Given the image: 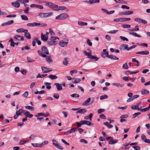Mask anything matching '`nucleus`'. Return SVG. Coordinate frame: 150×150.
<instances>
[{
  "instance_id": "338daca9",
  "label": "nucleus",
  "mask_w": 150,
  "mask_h": 150,
  "mask_svg": "<svg viewBox=\"0 0 150 150\" xmlns=\"http://www.w3.org/2000/svg\"><path fill=\"white\" fill-rule=\"evenodd\" d=\"M121 8H126L127 9H129V6L125 5H122L121 6Z\"/></svg>"
},
{
  "instance_id": "69168bd1",
  "label": "nucleus",
  "mask_w": 150,
  "mask_h": 150,
  "mask_svg": "<svg viewBox=\"0 0 150 150\" xmlns=\"http://www.w3.org/2000/svg\"><path fill=\"white\" fill-rule=\"evenodd\" d=\"M105 110L104 109H100L98 110V113H101L102 112H103Z\"/></svg>"
},
{
  "instance_id": "f3484780",
  "label": "nucleus",
  "mask_w": 150,
  "mask_h": 150,
  "mask_svg": "<svg viewBox=\"0 0 150 150\" xmlns=\"http://www.w3.org/2000/svg\"><path fill=\"white\" fill-rule=\"evenodd\" d=\"M12 5L16 8H18L20 7V4L18 2H14L11 3Z\"/></svg>"
},
{
  "instance_id": "393cba45",
  "label": "nucleus",
  "mask_w": 150,
  "mask_h": 150,
  "mask_svg": "<svg viewBox=\"0 0 150 150\" xmlns=\"http://www.w3.org/2000/svg\"><path fill=\"white\" fill-rule=\"evenodd\" d=\"M118 141V140L117 139L112 140L109 142V144H113L117 143Z\"/></svg>"
},
{
  "instance_id": "412c9836",
  "label": "nucleus",
  "mask_w": 150,
  "mask_h": 150,
  "mask_svg": "<svg viewBox=\"0 0 150 150\" xmlns=\"http://www.w3.org/2000/svg\"><path fill=\"white\" fill-rule=\"evenodd\" d=\"M112 85L118 88L122 87L124 86V84H121L119 83H112Z\"/></svg>"
},
{
  "instance_id": "a19ab883",
  "label": "nucleus",
  "mask_w": 150,
  "mask_h": 150,
  "mask_svg": "<svg viewBox=\"0 0 150 150\" xmlns=\"http://www.w3.org/2000/svg\"><path fill=\"white\" fill-rule=\"evenodd\" d=\"M21 19L23 20H25V21H27L28 20V18L27 17L24 15H22L21 16Z\"/></svg>"
},
{
  "instance_id": "0e129e2a",
  "label": "nucleus",
  "mask_w": 150,
  "mask_h": 150,
  "mask_svg": "<svg viewBox=\"0 0 150 150\" xmlns=\"http://www.w3.org/2000/svg\"><path fill=\"white\" fill-rule=\"evenodd\" d=\"M80 142H83L84 143V144H87L88 143L87 141L84 139H81L80 140Z\"/></svg>"
},
{
  "instance_id": "72a5a7b5",
  "label": "nucleus",
  "mask_w": 150,
  "mask_h": 150,
  "mask_svg": "<svg viewBox=\"0 0 150 150\" xmlns=\"http://www.w3.org/2000/svg\"><path fill=\"white\" fill-rule=\"evenodd\" d=\"M23 112V110L21 109H20L16 112V115L19 116L21 115Z\"/></svg>"
},
{
  "instance_id": "cd10ccee",
  "label": "nucleus",
  "mask_w": 150,
  "mask_h": 150,
  "mask_svg": "<svg viewBox=\"0 0 150 150\" xmlns=\"http://www.w3.org/2000/svg\"><path fill=\"white\" fill-rule=\"evenodd\" d=\"M59 10H64L65 11H67L68 10L65 6H60L58 7Z\"/></svg>"
},
{
  "instance_id": "9d476101",
  "label": "nucleus",
  "mask_w": 150,
  "mask_h": 150,
  "mask_svg": "<svg viewBox=\"0 0 150 150\" xmlns=\"http://www.w3.org/2000/svg\"><path fill=\"white\" fill-rule=\"evenodd\" d=\"M13 38L15 39H16L18 40H24L23 37L22 36H21L20 35H15V36H14V37H13Z\"/></svg>"
},
{
  "instance_id": "8fccbe9b",
  "label": "nucleus",
  "mask_w": 150,
  "mask_h": 150,
  "mask_svg": "<svg viewBox=\"0 0 150 150\" xmlns=\"http://www.w3.org/2000/svg\"><path fill=\"white\" fill-rule=\"evenodd\" d=\"M122 27L125 28H129L131 27V25L129 24H123L122 25Z\"/></svg>"
},
{
  "instance_id": "680f3d73",
  "label": "nucleus",
  "mask_w": 150,
  "mask_h": 150,
  "mask_svg": "<svg viewBox=\"0 0 150 150\" xmlns=\"http://www.w3.org/2000/svg\"><path fill=\"white\" fill-rule=\"evenodd\" d=\"M141 114V113L138 112L135 113L133 115V117H132L133 118H134L136 117L137 116L140 115Z\"/></svg>"
},
{
  "instance_id": "dca6fc26",
  "label": "nucleus",
  "mask_w": 150,
  "mask_h": 150,
  "mask_svg": "<svg viewBox=\"0 0 150 150\" xmlns=\"http://www.w3.org/2000/svg\"><path fill=\"white\" fill-rule=\"evenodd\" d=\"M58 8V5L54 4H52L51 7V8L53 10L57 11L59 10V9Z\"/></svg>"
},
{
  "instance_id": "c03bdc74",
  "label": "nucleus",
  "mask_w": 150,
  "mask_h": 150,
  "mask_svg": "<svg viewBox=\"0 0 150 150\" xmlns=\"http://www.w3.org/2000/svg\"><path fill=\"white\" fill-rule=\"evenodd\" d=\"M54 146H55L57 148H58L60 149H61V150H62L64 149V148L63 146H60L58 144H55Z\"/></svg>"
},
{
  "instance_id": "ea45409f",
  "label": "nucleus",
  "mask_w": 150,
  "mask_h": 150,
  "mask_svg": "<svg viewBox=\"0 0 150 150\" xmlns=\"http://www.w3.org/2000/svg\"><path fill=\"white\" fill-rule=\"evenodd\" d=\"M139 72V71H135V72H131L130 71H125V73L127 74H137Z\"/></svg>"
},
{
  "instance_id": "a211bd4d",
  "label": "nucleus",
  "mask_w": 150,
  "mask_h": 150,
  "mask_svg": "<svg viewBox=\"0 0 150 150\" xmlns=\"http://www.w3.org/2000/svg\"><path fill=\"white\" fill-rule=\"evenodd\" d=\"M77 129L76 128H71L69 131H68L66 132L65 133V134L68 135L69 134L71 133L72 132H74Z\"/></svg>"
},
{
  "instance_id": "6e6d98bb",
  "label": "nucleus",
  "mask_w": 150,
  "mask_h": 150,
  "mask_svg": "<svg viewBox=\"0 0 150 150\" xmlns=\"http://www.w3.org/2000/svg\"><path fill=\"white\" fill-rule=\"evenodd\" d=\"M120 37L123 41H126L127 42H128V39L125 37L121 36Z\"/></svg>"
},
{
  "instance_id": "39448f33",
  "label": "nucleus",
  "mask_w": 150,
  "mask_h": 150,
  "mask_svg": "<svg viewBox=\"0 0 150 150\" xmlns=\"http://www.w3.org/2000/svg\"><path fill=\"white\" fill-rule=\"evenodd\" d=\"M41 69H42V72L44 73H46L52 71L51 69H49L48 68L45 67H42Z\"/></svg>"
},
{
  "instance_id": "09e8293b",
  "label": "nucleus",
  "mask_w": 150,
  "mask_h": 150,
  "mask_svg": "<svg viewBox=\"0 0 150 150\" xmlns=\"http://www.w3.org/2000/svg\"><path fill=\"white\" fill-rule=\"evenodd\" d=\"M129 33L132 35H133V36H135V37H141V36L139 35H137V34L136 33H131L130 32Z\"/></svg>"
},
{
  "instance_id": "6e6552de",
  "label": "nucleus",
  "mask_w": 150,
  "mask_h": 150,
  "mask_svg": "<svg viewBox=\"0 0 150 150\" xmlns=\"http://www.w3.org/2000/svg\"><path fill=\"white\" fill-rule=\"evenodd\" d=\"M70 59L68 57H65L64 58L63 61V64L65 66H67L69 64V62L70 61Z\"/></svg>"
},
{
  "instance_id": "1a4fd4ad",
  "label": "nucleus",
  "mask_w": 150,
  "mask_h": 150,
  "mask_svg": "<svg viewBox=\"0 0 150 150\" xmlns=\"http://www.w3.org/2000/svg\"><path fill=\"white\" fill-rule=\"evenodd\" d=\"M68 42H66L64 40H62L60 42V46L62 47H64L67 46Z\"/></svg>"
},
{
  "instance_id": "13d9d810",
  "label": "nucleus",
  "mask_w": 150,
  "mask_h": 150,
  "mask_svg": "<svg viewBox=\"0 0 150 150\" xmlns=\"http://www.w3.org/2000/svg\"><path fill=\"white\" fill-rule=\"evenodd\" d=\"M99 117L101 119H105L106 118V116L103 114H101L99 115Z\"/></svg>"
},
{
  "instance_id": "052dcab7",
  "label": "nucleus",
  "mask_w": 150,
  "mask_h": 150,
  "mask_svg": "<svg viewBox=\"0 0 150 150\" xmlns=\"http://www.w3.org/2000/svg\"><path fill=\"white\" fill-rule=\"evenodd\" d=\"M122 67L123 68L125 69H127L128 68V67L127 63H125V64H123L122 66Z\"/></svg>"
},
{
  "instance_id": "774afa93",
  "label": "nucleus",
  "mask_w": 150,
  "mask_h": 150,
  "mask_svg": "<svg viewBox=\"0 0 150 150\" xmlns=\"http://www.w3.org/2000/svg\"><path fill=\"white\" fill-rule=\"evenodd\" d=\"M30 112L27 111H26V112H25L24 113V115L26 118L28 117V116Z\"/></svg>"
},
{
  "instance_id": "aec40b11",
  "label": "nucleus",
  "mask_w": 150,
  "mask_h": 150,
  "mask_svg": "<svg viewBox=\"0 0 150 150\" xmlns=\"http://www.w3.org/2000/svg\"><path fill=\"white\" fill-rule=\"evenodd\" d=\"M103 52L101 54V55L103 56L104 55V56H108V52L106 51V49H104L103 50Z\"/></svg>"
},
{
  "instance_id": "864d4df0",
  "label": "nucleus",
  "mask_w": 150,
  "mask_h": 150,
  "mask_svg": "<svg viewBox=\"0 0 150 150\" xmlns=\"http://www.w3.org/2000/svg\"><path fill=\"white\" fill-rule=\"evenodd\" d=\"M141 138L142 140L144 141V142L145 140H146L147 139L146 136L143 134L142 135Z\"/></svg>"
},
{
  "instance_id": "b1692460",
  "label": "nucleus",
  "mask_w": 150,
  "mask_h": 150,
  "mask_svg": "<svg viewBox=\"0 0 150 150\" xmlns=\"http://www.w3.org/2000/svg\"><path fill=\"white\" fill-rule=\"evenodd\" d=\"M90 4L98 3L100 2L99 0H89Z\"/></svg>"
},
{
  "instance_id": "603ef678",
  "label": "nucleus",
  "mask_w": 150,
  "mask_h": 150,
  "mask_svg": "<svg viewBox=\"0 0 150 150\" xmlns=\"http://www.w3.org/2000/svg\"><path fill=\"white\" fill-rule=\"evenodd\" d=\"M38 53L39 55H40V56H47L46 55L43 54L42 52H41L40 50L38 51Z\"/></svg>"
},
{
  "instance_id": "a878e982",
  "label": "nucleus",
  "mask_w": 150,
  "mask_h": 150,
  "mask_svg": "<svg viewBox=\"0 0 150 150\" xmlns=\"http://www.w3.org/2000/svg\"><path fill=\"white\" fill-rule=\"evenodd\" d=\"M88 58L91 59V61H96L99 59L98 57H88Z\"/></svg>"
},
{
  "instance_id": "f8f14e48",
  "label": "nucleus",
  "mask_w": 150,
  "mask_h": 150,
  "mask_svg": "<svg viewBox=\"0 0 150 150\" xmlns=\"http://www.w3.org/2000/svg\"><path fill=\"white\" fill-rule=\"evenodd\" d=\"M54 85L56 86V88L58 91H60L62 89L61 85L58 83H55Z\"/></svg>"
},
{
  "instance_id": "bb28decb",
  "label": "nucleus",
  "mask_w": 150,
  "mask_h": 150,
  "mask_svg": "<svg viewBox=\"0 0 150 150\" xmlns=\"http://www.w3.org/2000/svg\"><path fill=\"white\" fill-rule=\"evenodd\" d=\"M141 102H139L138 103H137V104L136 105H134L132 106L131 107V108L132 109H137V108H138V107H139V105L140 104Z\"/></svg>"
},
{
  "instance_id": "5701e85b",
  "label": "nucleus",
  "mask_w": 150,
  "mask_h": 150,
  "mask_svg": "<svg viewBox=\"0 0 150 150\" xmlns=\"http://www.w3.org/2000/svg\"><path fill=\"white\" fill-rule=\"evenodd\" d=\"M43 143L39 144L38 143H32L31 144L34 147H41Z\"/></svg>"
},
{
  "instance_id": "e2e57ef3",
  "label": "nucleus",
  "mask_w": 150,
  "mask_h": 150,
  "mask_svg": "<svg viewBox=\"0 0 150 150\" xmlns=\"http://www.w3.org/2000/svg\"><path fill=\"white\" fill-rule=\"evenodd\" d=\"M77 73V70H74L70 71V73L71 75L73 74H76Z\"/></svg>"
},
{
  "instance_id": "f257e3e1",
  "label": "nucleus",
  "mask_w": 150,
  "mask_h": 150,
  "mask_svg": "<svg viewBox=\"0 0 150 150\" xmlns=\"http://www.w3.org/2000/svg\"><path fill=\"white\" fill-rule=\"evenodd\" d=\"M69 17V16L66 13H62L56 16L55 19L56 20H63L66 19Z\"/></svg>"
},
{
  "instance_id": "e433bc0d",
  "label": "nucleus",
  "mask_w": 150,
  "mask_h": 150,
  "mask_svg": "<svg viewBox=\"0 0 150 150\" xmlns=\"http://www.w3.org/2000/svg\"><path fill=\"white\" fill-rule=\"evenodd\" d=\"M48 77L52 79H57V78L56 76L53 75L52 74H51L49 75Z\"/></svg>"
},
{
  "instance_id": "9b49d317",
  "label": "nucleus",
  "mask_w": 150,
  "mask_h": 150,
  "mask_svg": "<svg viewBox=\"0 0 150 150\" xmlns=\"http://www.w3.org/2000/svg\"><path fill=\"white\" fill-rule=\"evenodd\" d=\"M16 32L17 33H26L28 32L27 29H25L24 28H21L18 29L16 30Z\"/></svg>"
},
{
  "instance_id": "423d86ee",
  "label": "nucleus",
  "mask_w": 150,
  "mask_h": 150,
  "mask_svg": "<svg viewBox=\"0 0 150 150\" xmlns=\"http://www.w3.org/2000/svg\"><path fill=\"white\" fill-rule=\"evenodd\" d=\"M48 44L50 45H55L57 44V41L52 40L51 39L47 41Z\"/></svg>"
},
{
  "instance_id": "7c9ffc66",
  "label": "nucleus",
  "mask_w": 150,
  "mask_h": 150,
  "mask_svg": "<svg viewBox=\"0 0 150 150\" xmlns=\"http://www.w3.org/2000/svg\"><path fill=\"white\" fill-rule=\"evenodd\" d=\"M149 108L148 107L146 108L142 109H141V108H137L138 110L142 112H145L149 110Z\"/></svg>"
},
{
  "instance_id": "c756f323",
  "label": "nucleus",
  "mask_w": 150,
  "mask_h": 150,
  "mask_svg": "<svg viewBox=\"0 0 150 150\" xmlns=\"http://www.w3.org/2000/svg\"><path fill=\"white\" fill-rule=\"evenodd\" d=\"M89 51V52H88L86 51H83V54L86 56H91V53L90 52V50H88Z\"/></svg>"
},
{
  "instance_id": "3c124183",
  "label": "nucleus",
  "mask_w": 150,
  "mask_h": 150,
  "mask_svg": "<svg viewBox=\"0 0 150 150\" xmlns=\"http://www.w3.org/2000/svg\"><path fill=\"white\" fill-rule=\"evenodd\" d=\"M25 108L28 110H34V108L32 106H25Z\"/></svg>"
},
{
  "instance_id": "4c0bfd02",
  "label": "nucleus",
  "mask_w": 150,
  "mask_h": 150,
  "mask_svg": "<svg viewBox=\"0 0 150 150\" xmlns=\"http://www.w3.org/2000/svg\"><path fill=\"white\" fill-rule=\"evenodd\" d=\"M31 57H27V61L28 62H31L35 61V59H32Z\"/></svg>"
},
{
  "instance_id": "49530a36",
  "label": "nucleus",
  "mask_w": 150,
  "mask_h": 150,
  "mask_svg": "<svg viewBox=\"0 0 150 150\" xmlns=\"http://www.w3.org/2000/svg\"><path fill=\"white\" fill-rule=\"evenodd\" d=\"M44 16V18L48 17L51 16L52 14V13H43Z\"/></svg>"
},
{
  "instance_id": "bf43d9fd",
  "label": "nucleus",
  "mask_w": 150,
  "mask_h": 150,
  "mask_svg": "<svg viewBox=\"0 0 150 150\" xmlns=\"http://www.w3.org/2000/svg\"><path fill=\"white\" fill-rule=\"evenodd\" d=\"M149 52L148 51H142V54L143 55H147L149 54Z\"/></svg>"
},
{
  "instance_id": "f03ea898",
  "label": "nucleus",
  "mask_w": 150,
  "mask_h": 150,
  "mask_svg": "<svg viewBox=\"0 0 150 150\" xmlns=\"http://www.w3.org/2000/svg\"><path fill=\"white\" fill-rule=\"evenodd\" d=\"M27 26L30 27H42L44 25V24H41L40 23H38L35 22L31 23H28Z\"/></svg>"
},
{
  "instance_id": "473e14b6",
  "label": "nucleus",
  "mask_w": 150,
  "mask_h": 150,
  "mask_svg": "<svg viewBox=\"0 0 150 150\" xmlns=\"http://www.w3.org/2000/svg\"><path fill=\"white\" fill-rule=\"evenodd\" d=\"M24 36L28 39H30L31 38L30 35L29 33L26 32V33H25Z\"/></svg>"
},
{
  "instance_id": "6ab92c4d",
  "label": "nucleus",
  "mask_w": 150,
  "mask_h": 150,
  "mask_svg": "<svg viewBox=\"0 0 150 150\" xmlns=\"http://www.w3.org/2000/svg\"><path fill=\"white\" fill-rule=\"evenodd\" d=\"M128 46L127 45H122L120 47V49L122 50H127Z\"/></svg>"
},
{
  "instance_id": "7ed1b4c3",
  "label": "nucleus",
  "mask_w": 150,
  "mask_h": 150,
  "mask_svg": "<svg viewBox=\"0 0 150 150\" xmlns=\"http://www.w3.org/2000/svg\"><path fill=\"white\" fill-rule=\"evenodd\" d=\"M134 20L135 21L144 24H146L147 23V22L146 21L140 18H135L134 19Z\"/></svg>"
},
{
  "instance_id": "2eb2a0df",
  "label": "nucleus",
  "mask_w": 150,
  "mask_h": 150,
  "mask_svg": "<svg viewBox=\"0 0 150 150\" xmlns=\"http://www.w3.org/2000/svg\"><path fill=\"white\" fill-rule=\"evenodd\" d=\"M41 38L42 40H43L44 42L46 41L48 38V36L47 37L45 36V35H43L42 33L41 34Z\"/></svg>"
},
{
  "instance_id": "58836bf2",
  "label": "nucleus",
  "mask_w": 150,
  "mask_h": 150,
  "mask_svg": "<svg viewBox=\"0 0 150 150\" xmlns=\"http://www.w3.org/2000/svg\"><path fill=\"white\" fill-rule=\"evenodd\" d=\"M47 76V74H44L42 75H41L39 73L37 76V78H43L44 77Z\"/></svg>"
},
{
  "instance_id": "de8ad7c7",
  "label": "nucleus",
  "mask_w": 150,
  "mask_h": 150,
  "mask_svg": "<svg viewBox=\"0 0 150 150\" xmlns=\"http://www.w3.org/2000/svg\"><path fill=\"white\" fill-rule=\"evenodd\" d=\"M71 96L73 98H78L79 97V95L78 94L76 93H74L71 95Z\"/></svg>"
},
{
  "instance_id": "37998d69",
  "label": "nucleus",
  "mask_w": 150,
  "mask_h": 150,
  "mask_svg": "<svg viewBox=\"0 0 150 150\" xmlns=\"http://www.w3.org/2000/svg\"><path fill=\"white\" fill-rule=\"evenodd\" d=\"M108 97V96L107 95H104L102 96H101L100 97V100H102L104 99H106Z\"/></svg>"
},
{
  "instance_id": "a18cd8bd",
  "label": "nucleus",
  "mask_w": 150,
  "mask_h": 150,
  "mask_svg": "<svg viewBox=\"0 0 150 150\" xmlns=\"http://www.w3.org/2000/svg\"><path fill=\"white\" fill-rule=\"evenodd\" d=\"M53 3L49 2H45V5L51 8L52 5Z\"/></svg>"
},
{
  "instance_id": "2f4dec72",
  "label": "nucleus",
  "mask_w": 150,
  "mask_h": 150,
  "mask_svg": "<svg viewBox=\"0 0 150 150\" xmlns=\"http://www.w3.org/2000/svg\"><path fill=\"white\" fill-rule=\"evenodd\" d=\"M46 60L49 64L51 63L52 62V59L51 57H46Z\"/></svg>"
},
{
  "instance_id": "20e7f679",
  "label": "nucleus",
  "mask_w": 150,
  "mask_h": 150,
  "mask_svg": "<svg viewBox=\"0 0 150 150\" xmlns=\"http://www.w3.org/2000/svg\"><path fill=\"white\" fill-rule=\"evenodd\" d=\"M41 51L43 54H49V51L47 48L45 46H42L41 48Z\"/></svg>"
},
{
  "instance_id": "4be33fe9",
  "label": "nucleus",
  "mask_w": 150,
  "mask_h": 150,
  "mask_svg": "<svg viewBox=\"0 0 150 150\" xmlns=\"http://www.w3.org/2000/svg\"><path fill=\"white\" fill-rule=\"evenodd\" d=\"M91 100V98H88L84 102H83L82 105H88V104L89 103Z\"/></svg>"
},
{
  "instance_id": "79ce46f5",
  "label": "nucleus",
  "mask_w": 150,
  "mask_h": 150,
  "mask_svg": "<svg viewBox=\"0 0 150 150\" xmlns=\"http://www.w3.org/2000/svg\"><path fill=\"white\" fill-rule=\"evenodd\" d=\"M149 93V91L148 90L145 89H144V90L142 91H141V94L142 95L147 94Z\"/></svg>"
},
{
  "instance_id": "4468645a",
  "label": "nucleus",
  "mask_w": 150,
  "mask_h": 150,
  "mask_svg": "<svg viewBox=\"0 0 150 150\" xmlns=\"http://www.w3.org/2000/svg\"><path fill=\"white\" fill-rule=\"evenodd\" d=\"M87 111V110L86 109H79V110H78L76 112V113H81V114H84Z\"/></svg>"
},
{
  "instance_id": "f704fd0d",
  "label": "nucleus",
  "mask_w": 150,
  "mask_h": 150,
  "mask_svg": "<svg viewBox=\"0 0 150 150\" xmlns=\"http://www.w3.org/2000/svg\"><path fill=\"white\" fill-rule=\"evenodd\" d=\"M133 13V12L132 11H127L125 12V15L127 16L132 14Z\"/></svg>"
},
{
  "instance_id": "ddd939ff",
  "label": "nucleus",
  "mask_w": 150,
  "mask_h": 150,
  "mask_svg": "<svg viewBox=\"0 0 150 150\" xmlns=\"http://www.w3.org/2000/svg\"><path fill=\"white\" fill-rule=\"evenodd\" d=\"M81 81V79L79 78H74L72 79V82L74 83H79Z\"/></svg>"
},
{
  "instance_id": "4d7b16f0",
  "label": "nucleus",
  "mask_w": 150,
  "mask_h": 150,
  "mask_svg": "<svg viewBox=\"0 0 150 150\" xmlns=\"http://www.w3.org/2000/svg\"><path fill=\"white\" fill-rule=\"evenodd\" d=\"M53 96L55 98H56L57 99H58L59 98V96L58 94L54 93V94Z\"/></svg>"
},
{
  "instance_id": "0eeeda50",
  "label": "nucleus",
  "mask_w": 150,
  "mask_h": 150,
  "mask_svg": "<svg viewBox=\"0 0 150 150\" xmlns=\"http://www.w3.org/2000/svg\"><path fill=\"white\" fill-rule=\"evenodd\" d=\"M80 122L82 123V125L85 124L88 126H90L92 125V123L89 121L82 120Z\"/></svg>"
},
{
  "instance_id": "c9c22d12",
  "label": "nucleus",
  "mask_w": 150,
  "mask_h": 150,
  "mask_svg": "<svg viewBox=\"0 0 150 150\" xmlns=\"http://www.w3.org/2000/svg\"><path fill=\"white\" fill-rule=\"evenodd\" d=\"M120 20H121V21H130L131 20V19L130 18H121V19Z\"/></svg>"
},
{
  "instance_id": "c85d7f7f",
  "label": "nucleus",
  "mask_w": 150,
  "mask_h": 150,
  "mask_svg": "<svg viewBox=\"0 0 150 150\" xmlns=\"http://www.w3.org/2000/svg\"><path fill=\"white\" fill-rule=\"evenodd\" d=\"M78 25H87L88 23H85L81 21H79L78 22Z\"/></svg>"
},
{
  "instance_id": "5fc2aeb1",
  "label": "nucleus",
  "mask_w": 150,
  "mask_h": 150,
  "mask_svg": "<svg viewBox=\"0 0 150 150\" xmlns=\"http://www.w3.org/2000/svg\"><path fill=\"white\" fill-rule=\"evenodd\" d=\"M86 43L89 46L92 45V43L91 42L90 40L89 39H87L86 40Z\"/></svg>"
}]
</instances>
